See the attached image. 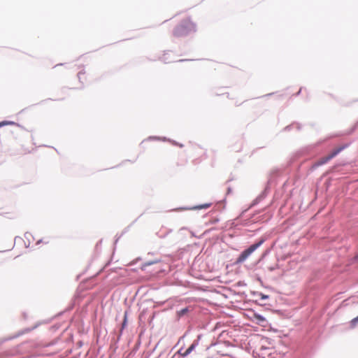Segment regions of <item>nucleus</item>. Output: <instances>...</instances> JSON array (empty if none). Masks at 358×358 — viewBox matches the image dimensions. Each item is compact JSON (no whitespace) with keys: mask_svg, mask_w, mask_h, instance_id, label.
Segmentation results:
<instances>
[{"mask_svg":"<svg viewBox=\"0 0 358 358\" xmlns=\"http://www.w3.org/2000/svg\"><path fill=\"white\" fill-rule=\"evenodd\" d=\"M195 31L196 25L194 23H193L190 19L186 18L175 28L173 35L176 37H180Z\"/></svg>","mask_w":358,"mask_h":358,"instance_id":"f257e3e1","label":"nucleus"},{"mask_svg":"<svg viewBox=\"0 0 358 358\" xmlns=\"http://www.w3.org/2000/svg\"><path fill=\"white\" fill-rule=\"evenodd\" d=\"M264 241L261 240L257 243L250 245L248 249L241 252L236 260V263L243 262L255 250H257L262 243Z\"/></svg>","mask_w":358,"mask_h":358,"instance_id":"f03ea898","label":"nucleus"},{"mask_svg":"<svg viewBox=\"0 0 358 358\" xmlns=\"http://www.w3.org/2000/svg\"><path fill=\"white\" fill-rule=\"evenodd\" d=\"M211 206V203H205L200 206H196L193 208V209H203V208H208Z\"/></svg>","mask_w":358,"mask_h":358,"instance_id":"423d86ee","label":"nucleus"},{"mask_svg":"<svg viewBox=\"0 0 358 358\" xmlns=\"http://www.w3.org/2000/svg\"><path fill=\"white\" fill-rule=\"evenodd\" d=\"M358 322V316L355 317L350 321V325L352 327H355Z\"/></svg>","mask_w":358,"mask_h":358,"instance_id":"0eeeda50","label":"nucleus"},{"mask_svg":"<svg viewBox=\"0 0 358 358\" xmlns=\"http://www.w3.org/2000/svg\"><path fill=\"white\" fill-rule=\"evenodd\" d=\"M13 122H7V121H3V122H0V127H2V126H4V125H7L8 124H12Z\"/></svg>","mask_w":358,"mask_h":358,"instance_id":"1a4fd4ad","label":"nucleus"},{"mask_svg":"<svg viewBox=\"0 0 358 358\" xmlns=\"http://www.w3.org/2000/svg\"><path fill=\"white\" fill-rule=\"evenodd\" d=\"M357 258H358V255H357Z\"/></svg>","mask_w":358,"mask_h":358,"instance_id":"9b49d317","label":"nucleus"},{"mask_svg":"<svg viewBox=\"0 0 358 358\" xmlns=\"http://www.w3.org/2000/svg\"><path fill=\"white\" fill-rule=\"evenodd\" d=\"M189 311V310L188 308H185L180 310H178L176 314H177L178 317L180 318V317H182L183 315H185V314H187Z\"/></svg>","mask_w":358,"mask_h":358,"instance_id":"20e7f679","label":"nucleus"},{"mask_svg":"<svg viewBox=\"0 0 358 358\" xmlns=\"http://www.w3.org/2000/svg\"><path fill=\"white\" fill-rule=\"evenodd\" d=\"M343 150V148H338L334 149L330 154H329L327 156L324 157L321 159H320L315 164L316 166H319L321 165L324 164L327 162H329L330 159L336 157L341 150Z\"/></svg>","mask_w":358,"mask_h":358,"instance_id":"7ed1b4c3","label":"nucleus"},{"mask_svg":"<svg viewBox=\"0 0 358 358\" xmlns=\"http://www.w3.org/2000/svg\"><path fill=\"white\" fill-rule=\"evenodd\" d=\"M255 317L258 320L259 322H264L265 319L263 316L259 315H256Z\"/></svg>","mask_w":358,"mask_h":358,"instance_id":"6e6552de","label":"nucleus"},{"mask_svg":"<svg viewBox=\"0 0 358 358\" xmlns=\"http://www.w3.org/2000/svg\"><path fill=\"white\" fill-rule=\"evenodd\" d=\"M196 343H192L187 350L186 351L184 352L183 355L184 356H186L187 355H189L195 348Z\"/></svg>","mask_w":358,"mask_h":358,"instance_id":"39448f33","label":"nucleus"},{"mask_svg":"<svg viewBox=\"0 0 358 358\" xmlns=\"http://www.w3.org/2000/svg\"><path fill=\"white\" fill-rule=\"evenodd\" d=\"M82 74H85V72H82V71H81V72H80V73H78V77H79L80 78V76H81Z\"/></svg>","mask_w":358,"mask_h":358,"instance_id":"9d476101","label":"nucleus"}]
</instances>
